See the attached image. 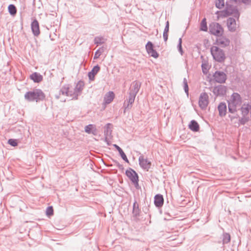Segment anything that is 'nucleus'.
I'll use <instances>...</instances> for the list:
<instances>
[{"label": "nucleus", "instance_id": "obj_9", "mask_svg": "<svg viewBox=\"0 0 251 251\" xmlns=\"http://www.w3.org/2000/svg\"><path fill=\"white\" fill-rule=\"evenodd\" d=\"M212 92L216 96H223L226 94V87L220 85L213 88Z\"/></svg>", "mask_w": 251, "mask_h": 251}, {"label": "nucleus", "instance_id": "obj_31", "mask_svg": "<svg viewBox=\"0 0 251 251\" xmlns=\"http://www.w3.org/2000/svg\"><path fill=\"white\" fill-rule=\"evenodd\" d=\"M104 51V47H102L100 48L98 50H96V51L95 53L94 56V59L96 60L99 58V57L100 56L101 53Z\"/></svg>", "mask_w": 251, "mask_h": 251}, {"label": "nucleus", "instance_id": "obj_7", "mask_svg": "<svg viewBox=\"0 0 251 251\" xmlns=\"http://www.w3.org/2000/svg\"><path fill=\"white\" fill-rule=\"evenodd\" d=\"M208 96L205 92L201 94L199 100V105L200 108L202 109H205L208 104Z\"/></svg>", "mask_w": 251, "mask_h": 251}, {"label": "nucleus", "instance_id": "obj_24", "mask_svg": "<svg viewBox=\"0 0 251 251\" xmlns=\"http://www.w3.org/2000/svg\"><path fill=\"white\" fill-rule=\"evenodd\" d=\"M114 93L112 91H109L106 94L104 98V101L106 104L110 103L114 98Z\"/></svg>", "mask_w": 251, "mask_h": 251}, {"label": "nucleus", "instance_id": "obj_39", "mask_svg": "<svg viewBox=\"0 0 251 251\" xmlns=\"http://www.w3.org/2000/svg\"><path fill=\"white\" fill-rule=\"evenodd\" d=\"M8 143L12 147H16L18 145L17 140L14 139H9L8 140Z\"/></svg>", "mask_w": 251, "mask_h": 251}, {"label": "nucleus", "instance_id": "obj_2", "mask_svg": "<svg viewBox=\"0 0 251 251\" xmlns=\"http://www.w3.org/2000/svg\"><path fill=\"white\" fill-rule=\"evenodd\" d=\"M25 99L28 101L39 102L45 99V94L40 89H35L27 92L25 95Z\"/></svg>", "mask_w": 251, "mask_h": 251}, {"label": "nucleus", "instance_id": "obj_26", "mask_svg": "<svg viewBox=\"0 0 251 251\" xmlns=\"http://www.w3.org/2000/svg\"><path fill=\"white\" fill-rule=\"evenodd\" d=\"M113 146L115 148V149L118 151L121 157L126 162L128 163L129 161L126 157V155L123 151V150L117 145L114 144Z\"/></svg>", "mask_w": 251, "mask_h": 251}, {"label": "nucleus", "instance_id": "obj_50", "mask_svg": "<svg viewBox=\"0 0 251 251\" xmlns=\"http://www.w3.org/2000/svg\"><path fill=\"white\" fill-rule=\"evenodd\" d=\"M241 2L245 4H248L250 0H241Z\"/></svg>", "mask_w": 251, "mask_h": 251}, {"label": "nucleus", "instance_id": "obj_6", "mask_svg": "<svg viewBox=\"0 0 251 251\" xmlns=\"http://www.w3.org/2000/svg\"><path fill=\"white\" fill-rule=\"evenodd\" d=\"M125 174L137 188L139 186V177L137 173L132 168H129L126 170Z\"/></svg>", "mask_w": 251, "mask_h": 251}, {"label": "nucleus", "instance_id": "obj_48", "mask_svg": "<svg viewBox=\"0 0 251 251\" xmlns=\"http://www.w3.org/2000/svg\"><path fill=\"white\" fill-rule=\"evenodd\" d=\"M228 117L232 120L234 118H237L239 117V115L237 114H236V115L235 116L229 115Z\"/></svg>", "mask_w": 251, "mask_h": 251}, {"label": "nucleus", "instance_id": "obj_40", "mask_svg": "<svg viewBox=\"0 0 251 251\" xmlns=\"http://www.w3.org/2000/svg\"><path fill=\"white\" fill-rule=\"evenodd\" d=\"M46 214L49 216L53 214V209L52 206H49L47 208Z\"/></svg>", "mask_w": 251, "mask_h": 251}, {"label": "nucleus", "instance_id": "obj_49", "mask_svg": "<svg viewBox=\"0 0 251 251\" xmlns=\"http://www.w3.org/2000/svg\"><path fill=\"white\" fill-rule=\"evenodd\" d=\"M104 141L107 143L108 145H110L109 141L108 139V136H105Z\"/></svg>", "mask_w": 251, "mask_h": 251}, {"label": "nucleus", "instance_id": "obj_37", "mask_svg": "<svg viewBox=\"0 0 251 251\" xmlns=\"http://www.w3.org/2000/svg\"><path fill=\"white\" fill-rule=\"evenodd\" d=\"M177 49L179 53L181 55L183 54V51L182 48V39L181 38H179L178 40V44L177 45Z\"/></svg>", "mask_w": 251, "mask_h": 251}, {"label": "nucleus", "instance_id": "obj_17", "mask_svg": "<svg viewBox=\"0 0 251 251\" xmlns=\"http://www.w3.org/2000/svg\"><path fill=\"white\" fill-rule=\"evenodd\" d=\"M84 130L88 134H92L94 135H97L98 134V130L95 125L89 124L85 126Z\"/></svg>", "mask_w": 251, "mask_h": 251}, {"label": "nucleus", "instance_id": "obj_34", "mask_svg": "<svg viewBox=\"0 0 251 251\" xmlns=\"http://www.w3.org/2000/svg\"><path fill=\"white\" fill-rule=\"evenodd\" d=\"M215 5L219 9L222 8L225 5L224 0H215Z\"/></svg>", "mask_w": 251, "mask_h": 251}, {"label": "nucleus", "instance_id": "obj_38", "mask_svg": "<svg viewBox=\"0 0 251 251\" xmlns=\"http://www.w3.org/2000/svg\"><path fill=\"white\" fill-rule=\"evenodd\" d=\"M146 50L147 52L150 51L154 49V45L153 43L151 41H148L146 45Z\"/></svg>", "mask_w": 251, "mask_h": 251}, {"label": "nucleus", "instance_id": "obj_11", "mask_svg": "<svg viewBox=\"0 0 251 251\" xmlns=\"http://www.w3.org/2000/svg\"><path fill=\"white\" fill-rule=\"evenodd\" d=\"M235 19V18L229 17L227 19V26L228 30L230 32H234L237 29V25Z\"/></svg>", "mask_w": 251, "mask_h": 251}, {"label": "nucleus", "instance_id": "obj_10", "mask_svg": "<svg viewBox=\"0 0 251 251\" xmlns=\"http://www.w3.org/2000/svg\"><path fill=\"white\" fill-rule=\"evenodd\" d=\"M138 160L140 167L143 169L148 171L151 168V161L148 160L147 158H145L143 155L139 157Z\"/></svg>", "mask_w": 251, "mask_h": 251}, {"label": "nucleus", "instance_id": "obj_29", "mask_svg": "<svg viewBox=\"0 0 251 251\" xmlns=\"http://www.w3.org/2000/svg\"><path fill=\"white\" fill-rule=\"evenodd\" d=\"M60 94L67 95L69 93V86L68 84L64 85L59 91Z\"/></svg>", "mask_w": 251, "mask_h": 251}, {"label": "nucleus", "instance_id": "obj_25", "mask_svg": "<svg viewBox=\"0 0 251 251\" xmlns=\"http://www.w3.org/2000/svg\"><path fill=\"white\" fill-rule=\"evenodd\" d=\"M141 85V83L137 81H133L131 84L132 88L130 91L134 94H137L140 90Z\"/></svg>", "mask_w": 251, "mask_h": 251}, {"label": "nucleus", "instance_id": "obj_53", "mask_svg": "<svg viewBox=\"0 0 251 251\" xmlns=\"http://www.w3.org/2000/svg\"><path fill=\"white\" fill-rule=\"evenodd\" d=\"M231 1H233L237 3L239 0H230Z\"/></svg>", "mask_w": 251, "mask_h": 251}, {"label": "nucleus", "instance_id": "obj_28", "mask_svg": "<svg viewBox=\"0 0 251 251\" xmlns=\"http://www.w3.org/2000/svg\"><path fill=\"white\" fill-rule=\"evenodd\" d=\"M105 40L106 39H105L103 37L97 36L95 37L94 42L95 44L97 45V46H99L103 44Z\"/></svg>", "mask_w": 251, "mask_h": 251}, {"label": "nucleus", "instance_id": "obj_51", "mask_svg": "<svg viewBox=\"0 0 251 251\" xmlns=\"http://www.w3.org/2000/svg\"><path fill=\"white\" fill-rule=\"evenodd\" d=\"M183 85H185V84H188L187 81V79L186 78H183Z\"/></svg>", "mask_w": 251, "mask_h": 251}, {"label": "nucleus", "instance_id": "obj_42", "mask_svg": "<svg viewBox=\"0 0 251 251\" xmlns=\"http://www.w3.org/2000/svg\"><path fill=\"white\" fill-rule=\"evenodd\" d=\"M128 99H132L133 100H135V97L137 94H134V93L131 92L130 91L129 92Z\"/></svg>", "mask_w": 251, "mask_h": 251}, {"label": "nucleus", "instance_id": "obj_18", "mask_svg": "<svg viewBox=\"0 0 251 251\" xmlns=\"http://www.w3.org/2000/svg\"><path fill=\"white\" fill-rule=\"evenodd\" d=\"M100 70V67L97 65L95 66L92 70L88 73V76L90 81H93L95 79V76Z\"/></svg>", "mask_w": 251, "mask_h": 251}, {"label": "nucleus", "instance_id": "obj_3", "mask_svg": "<svg viewBox=\"0 0 251 251\" xmlns=\"http://www.w3.org/2000/svg\"><path fill=\"white\" fill-rule=\"evenodd\" d=\"M211 54L213 59L219 63L224 62L226 58L224 51L217 46H212L210 48Z\"/></svg>", "mask_w": 251, "mask_h": 251}, {"label": "nucleus", "instance_id": "obj_13", "mask_svg": "<svg viewBox=\"0 0 251 251\" xmlns=\"http://www.w3.org/2000/svg\"><path fill=\"white\" fill-rule=\"evenodd\" d=\"M31 29L34 36H38L40 34L39 24L38 21L35 19L31 22Z\"/></svg>", "mask_w": 251, "mask_h": 251}, {"label": "nucleus", "instance_id": "obj_33", "mask_svg": "<svg viewBox=\"0 0 251 251\" xmlns=\"http://www.w3.org/2000/svg\"><path fill=\"white\" fill-rule=\"evenodd\" d=\"M250 120L248 116L242 115V117L239 119V123L242 125H244Z\"/></svg>", "mask_w": 251, "mask_h": 251}, {"label": "nucleus", "instance_id": "obj_12", "mask_svg": "<svg viewBox=\"0 0 251 251\" xmlns=\"http://www.w3.org/2000/svg\"><path fill=\"white\" fill-rule=\"evenodd\" d=\"M229 40L223 35L218 36L216 40V44L217 45L224 48L228 46L229 45Z\"/></svg>", "mask_w": 251, "mask_h": 251}, {"label": "nucleus", "instance_id": "obj_27", "mask_svg": "<svg viewBox=\"0 0 251 251\" xmlns=\"http://www.w3.org/2000/svg\"><path fill=\"white\" fill-rule=\"evenodd\" d=\"M200 30L203 31H207L208 30L206 19L205 18H204L201 21Z\"/></svg>", "mask_w": 251, "mask_h": 251}, {"label": "nucleus", "instance_id": "obj_54", "mask_svg": "<svg viewBox=\"0 0 251 251\" xmlns=\"http://www.w3.org/2000/svg\"><path fill=\"white\" fill-rule=\"evenodd\" d=\"M250 114H251V109H250Z\"/></svg>", "mask_w": 251, "mask_h": 251}, {"label": "nucleus", "instance_id": "obj_5", "mask_svg": "<svg viewBox=\"0 0 251 251\" xmlns=\"http://www.w3.org/2000/svg\"><path fill=\"white\" fill-rule=\"evenodd\" d=\"M209 32L211 34L218 36L222 35L224 29L221 25L218 23H212L209 25Z\"/></svg>", "mask_w": 251, "mask_h": 251}, {"label": "nucleus", "instance_id": "obj_19", "mask_svg": "<svg viewBox=\"0 0 251 251\" xmlns=\"http://www.w3.org/2000/svg\"><path fill=\"white\" fill-rule=\"evenodd\" d=\"M219 116L220 117H224L226 113L227 107L225 102H221L218 106Z\"/></svg>", "mask_w": 251, "mask_h": 251}, {"label": "nucleus", "instance_id": "obj_41", "mask_svg": "<svg viewBox=\"0 0 251 251\" xmlns=\"http://www.w3.org/2000/svg\"><path fill=\"white\" fill-rule=\"evenodd\" d=\"M113 162L114 163V165L116 166L120 170H122V171L124 170V168L123 165L120 164V163L116 161V160H113Z\"/></svg>", "mask_w": 251, "mask_h": 251}, {"label": "nucleus", "instance_id": "obj_56", "mask_svg": "<svg viewBox=\"0 0 251 251\" xmlns=\"http://www.w3.org/2000/svg\"><path fill=\"white\" fill-rule=\"evenodd\" d=\"M147 211L148 210V208H146V209H145V211H147Z\"/></svg>", "mask_w": 251, "mask_h": 251}, {"label": "nucleus", "instance_id": "obj_22", "mask_svg": "<svg viewBox=\"0 0 251 251\" xmlns=\"http://www.w3.org/2000/svg\"><path fill=\"white\" fill-rule=\"evenodd\" d=\"M189 128L194 132H197L200 129V126L198 122L193 120H192L190 124H189Z\"/></svg>", "mask_w": 251, "mask_h": 251}, {"label": "nucleus", "instance_id": "obj_15", "mask_svg": "<svg viewBox=\"0 0 251 251\" xmlns=\"http://www.w3.org/2000/svg\"><path fill=\"white\" fill-rule=\"evenodd\" d=\"M140 212L141 210L139 209V204L137 203L136 199H135L132 207V214L133 217L136 219H138L140 215Z\"/></svg>", "mask_w": 251, "mask_h": 251}, {"label": "nucleus", "instance_id": "obj_4", "mask_svg": "<svg viewBox=\"0 0 251 251\" xmlns=\"http://www.w3.org/2000/svg\"><path fill=\"white\" fill-rule=\"evenodd\" d=\"M222 15L224 16H228L233 15V17L238 19L240 16V13L236 7L229 5L226 3V9L222 11Z\"/></svg>", "mask_w": 251, "mask_h": 251}, {"label": "nucleus", "instance_id": "obj_32", "mask_svg": "<svg viewBox=\"0 0 251 251\" xmlns=\"http://www.w3.org/2000/svg\"><path fill=\"white\" fill-rule=\"evenodd\" d=\"M110 124H107L104 126V136H108L111 134L112 130L110 128Z\"/></svg>", "mask_w": 251, "mask_h": 251}, {"label": "nucleus", "instance_id": "obj_1", "mask_svg": "<svg viewBox=\"0 0 251 251\" xmlns=\"http://www.w3.org/2000/svg\"><path fill=\"white\" fill-rule=\"evenodd\" d=\"M242 98L237 93H233L228 102V110L231 114H235L237 111V108L242 104Z\"/></svg>", "mask_w": 251, "mask_h": 251}, {"label": "nucleus", "instance_id": "obj_44", "mask_svg": "<svg viewBox=\"0 0 251 251\" xmlns=\"http://www.w3.org/2000/svg\"><path fill=\"white\" fill-rule=\"evenodd\" d=\"M163 36L164 38V41L166 42L168 40V32L165 31H163Z\"/></svg>", "mask_w": 251, "mask_h": 251}, {"label": "nucleus", "instance_id": "obj_52", "mask_svg": "<svg viewBox=\"0 0 251 251\" xmlns=\"http://www.w3.org/2000/svg\"><path fill=\"white\" fill-rule=\"evenodd\" d=\"M60 95L61 94H60V93L59 92V94H56L55 95V98L56 99H59L60 98Z\"/></svg>", "mask_w": 251, "mask_h": 251}, {"label": "nucleus", "instance_id": "obj_45", "mask_svg": "<svg viewBox=\"0 0 251 251\" xmlns=\"http://www.w3.org/2000/svg\"><path fill=\"white\" fill-rule=\"evenodd\" d=\"M184 87V90L187 96H188L189 94V87L188 84H185L183 85Z\"/></svg>", "mask_w": 251, "mask_h": 251}, {"label": "nucleus", "instance_id": "obj_43", "mask_svg": "<svg viewBox=\"0 0 251 251\" xmlns=\"http://www.w3.org/2000/svg\"><path fill=\"white\" fill-rule=\"evenodd\" d=\"M67 96H70L71 97H72V100H75V94H74V90L73 91H72V90H70L69 89V94L68 95H66Z\"/></svg>", "mask_w": 251, "mask_h": 251}, {"label": "nucleus", "instance_id": "obj_14", "mask_svg": "<svg viewBox=\"0 0 251 251\" xmlns=\"http://www.w3.org/2000/svg\"><path fill=\"white\" fill-rule=\"evenodd\" d=\"M84 87V83L79 81L74 89V94H75V100H77L78 95L81 92Z\"/></svg>", "mask_w": 251, "mask_h": 251}, {"label": "nucleus", "instance_id": "obj_30", "mask_svg": "<svg viewBox=\"0 0 251 251\" xmlns=\"http://www.w3.org/2000/svg\"><path fill=\"white\" fill-rule=\"evenodd\" d=\"M8 10L10 14L12 16H14L17 13V8L16 6L12 4L9 5Z\"/></svg>", "mask_w": 251, "mask_h": 251}, {"label": "nucleus", "instance_id": "obj_21", "mask_svg": "<svg viewBox=\"0 0 251 251\" xmlns=\"http://www.w3.org/2000/svg\"><path fill=\"white\" fill-rule=\"evenodd\" d=\"M251 104L249 103H244L240 107V109L242 115L248 116L251 109Z\"/></svg>", "mask_w": 251, "mask_h": 251}, {"label": "nucleus", "instance_id": "obj_16", "mask_svg": "<svg viewBox=\"0 0 251 251\" xmlns=\"http://www.w3.org/2000/svg\"><path fill=\"white\" fill-rule=\"evenodd\" d=\"M154 203L156 207H161L164 203V198L162 195L157 194L154 198Z\"/></svg>", "mask_w": 251, "mask_h": 251}, {"label": "nucleus", "instance_id": "obj_20", "mask_svg": "<svg viewBox=\"0 0 251 251\" xmlns=\"http://www.w3.org/2000/svg\"><path fill=\"white\" fill-rule=\"evenodd\" d=\"M222 241H220L218 243L220 244L222 242L223 244V248H224V245L230 242V235L228 233L223 232V234L222 235Z\"/></svg>", "mask_w": 251, "mask_h": 251}, {"label": "nucleus", "instance_id": "obj_36", "mask_svg": "<svg viewBox=\"0 0 251 251\" xmlns=\"http://www.w3.org/2000/svg\"><path fill=\"white\" fill-rule=\"evenodd\" d=\"M147 53L154 58H157L159 56V54L154 49L148 51Z\"/></svg>", "mask_w": 251, "mask_h": 251}, {"label": "nucleus", "instance_id": "obj_8", "mask_svg": "<svg viewBox=\"0 0 251 251\" xmlns=\"http://www.w3.org/2000/svg\"><path fill=\"white\" fill-rule=\"evenodd\" d=\"M214 80L218 83H224L227 79L226 75L222 71H217L213 75Z\"/></svg>", "mask_w": 251, "mask_h": 251}, {"label": "nucleus", "instance_id": "obj_23", "mask_svg": "<svg viewBox=\"0 0 251 251\" xmlns=\"http://www.w3.org/2000/svg\"><path fill=\"white\" fill-rule=\"evenodd\" d=\"M30 78L36 83H39L43 80L42 75L37 72L32 74L30 76Z\"/></svg>", "mask_w": 251, "mask_h": 251}, {"label": "nucleus", "instance_id": "obj_55", "mask_svg": "<svg viewBox=\"0 0 251 251\" xmlns=\"http://www.w3.org/2000/svg\"><path fill=\"white\" fill-rule=\"evenodd\" d=\"M147 211L148 210V208H146V209H145V211H147Z\"/></svg>", "mask_w": 251, "mask_h": 251}, {"label": "nucleus", "instance_id": "obj_35", "mask_svg": "<svg viewBox=\"0 0 251 251\" xmlns=\"http://www.w3.org/2000/svg\"><path fill=\"white\" fill-rule=\"evenodd\" d=\"M134 100H133V99H132L131 98L130 99H128V100H127V104L125 107L124 112H125L126 111L127 109H130L132 107V104L133 103V102L134 101Z\"/></svg>", "mask_w": 251, "mask_h": 251}, {"label": "nucleus", "instance_id": "obj_47", "mask_svg": "<svg viewBox=\"0 0 251 251\" xmlns=\"http://www.w3.org/2000/svg\"><path fill=\"white\" fill-rule=\"evenodd\" d=\"M201 67H202V70L203 73L204 74H206L207 72V70L206 68L204 67V65L203 64H202L201 65Z\"/></svg>", "mask_w": 251, "mask_h": 251}, {"label": "nucleus", "instance_id": "obj_46", "mask_svg": "<svg viewBox=\"0 0 251 251\" xmlns=\"http://www.w3.org/2000/svg\"><path fill=\"white\" fill-rule=\"evenodd\" d=\"M169 23L168 21H167L166 23L165 27L164 30V31L168 32H169Z\"/></svg>", "mask_w": 251, "mask_h": 251}]
</instances>
